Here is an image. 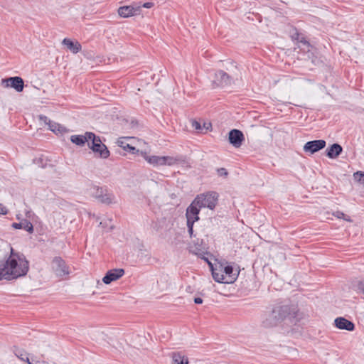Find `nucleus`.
Listing matches in <instances>:
<instances>
[{
    "instance_id": "f257e3e1",
    "label": "nucleus",
    "mask_w": 364,
    "mask_h": 364,
    "mask_svg": "<svg viewBox=\"0 0 364 364\" xmlns=\"http://www.w3.org/2000/svg\"><path fill=\"white\" fill-rule=\"evenodd\" d=\"M29 269V263L25 255L9 246V253H0V280H11L25 276Z\"/></svg>"
},
{
    "instance_id": "f03ea898",
    "label": "nucleus",
    "mask_w": 364,
    "mask_h": 364,
    "mask_svg": "<svg viewBox=\"0 0 364 364\" xmlns=\"http://www.w3.org/2000/svg\"><path fill=\"white\" fill-rule=\"evenodd\" d=\"M88 193L101 203L110 205L116 203L115 196L105 187L93 186L89 188Z\"/></svg>"
},
{
    "instance_id": "7ed1b4c3",
    "label": "nucleus",
    "mask_w": 364,
    "mask_h": 364,
    "mask_svg": "<svg viewBox=\"0 0 364 364\" xmlns=\"http://www.w3.org/2000/svg\"><path fill=\"white\" fill-rule=\"evenodd\" d=\"M218 195L215 192H207L205 193L200 194L193 200L199 209L202 208H208L210 210H213L217 204Z\"/></svg>"
},
{
    "instance_id": "20e7f679",
    "label": "nucleus",
    "mask_w": 364,
    "mask_h": 364,
    "mask_svg": "<svg viewBox=\"0 0 364 364\" xmlns=\"http://www.w3.org/2000/svg\"><path fill=\"white\" fill-rule=\"evenodd\" d=\"M274 318H294L298 316V309L296 305H280L272 309Z\"/></svg>"
},
{
    "instance_id": "39448f33",
    "label": "nucleus",
    "mask_w": 364,
    "mask_h": 364,
    "mask_svg": "<svg viewBox=\"0 0 364 364\" xmlns=\"http://www.w3.org/2000/svg\"><path fill=\"white\" fill-rule=\"evenodd\" d=\"M88 139H90V146H88L95 153H98L102 159H107L109 156V151L107 146L102 143L99 136H96L94 133L89 134Z\"/></svg>"
},
{
    "instance_id": "423d86ee",
    "label": "nucleus",
    "mask_w": 364,
    "mask_h": 364,
    "mask_svg": "<svg viewBox=\"0 0 364 364\" xmlns=\"http://www.w3.org/2000/svg\"><path fill=\"white\" fill-rule=\"evenodd\" d=\"M51 268L57 277L69 274V267L60 257H55L51 262Z\"/></svg>"
},
{
    "instance_id": "0eeeda50",
    "label": "nucleus",
    "mask_w": 364,
    "mask_h": 364,
    "mask_svg": "<svg viewBox=\"0 0 364 364\" xmlns=\"http://www.w3.org/2000/svg\"><path fill=\"white\" fill-rule=\"evenodd\" d=\"M2 85L6 87H11L15 89L17 92H21L24 87V82L20 77H11L1 80Z\"/></svg>"
},
{
    "instance_id": "6e6552de",
    "label": "nucleus",
    "mask_w": 364,
    "mask_h": 364,
    "mask_svg": "<svg viewBox=\"0 0 364 364\" xmlns=\"http://www.w3.org/2000/svg\"><path fill=\"white\" fill-rule=\"evenodd\" d=\"M326 141L323 139L313 140L306 142L304 146V151L310 154H313L326 146Z\"/></svg>"
},
{
    "instance_id": "1a4fd4ad",
    "label": "nucleus",
    "mask_w": 364,
    "mask_h": 364,
    "mask_svg": "<svg viewBox=\"0 0 364 364\" xmlns=\"http://www.w3.org/2000/svg\"><path fill=\"white\" fill-rule=\"evenodd\" d=\"M232 78L223 70H218L215 74L213 83L216 86H225L232 83Z\"/></svg>"
},
{
    "instance_id": "9d476101",
    "label": "nucleus",
    "mask_w": 364,
    "mask_h": 364,
    "mask_svg": "<svg viewBox=\"0 0 364 364\" xmlns=\"http://www.w3.org/2000/svg\"><path fill=\"white\" fill-rule=\"evenodd\" d=\"M228 140L233 146L238 148L245 140L244 134L240 130L232 129L229 132Z\"/></svg>"
},
{
    "instance_id": "9b49d317",
    "label": "nucleus",
    "mask_w": 364,
    "mask_h": 364,
    "mask_svg": "<svg viewBox=\"0 0 364 364\" xmlns=\"http://www.w3.org/2000/svg\"><path fill=\"white\" fill-rule=\"evenodd\" d=\"M124 274V270L123 269H114L108 271L105 277L102 278V282L109 284L112 282L116 281L121 278Z\"/></svg>"
},
{
    "instance_id": "f8f14e48",
    "label": "nucleus",
    "mask_w": 364,
    "mask_h": 364,
    "mask_svg": "<svg viewBox=\"0 0 364 364\" xmlns=\"http://www.w3.org/2000/svg\"><path fill=\"white\" fill-rule=\"evenodd\" d=\"M199 208L194 205L193 203H191L186 209V216L187 218V223H194L196 221H198L199 220Z\"/></svg>"
},
{
    "instance_id": "ddd939ff",
    "label": "nucleus",
    "mask_w": 364,
    "mask_h": 364,
    "mask_svg": "<svg viewBox=\"0 0 364 364\" xmlns=\"http://www.w3.org/2000/svg\"><path fill=\"white\" fill-rule=\"evenodd\" d=\"M223 273L224 274L225 284L233 283L237 278L239 272H234L233 267L230 265L223 266Z\"/></svg>"
},
{
    "instance_id": "4468645a",
    "label": "nucleus",
    "mask_w": 364,
    "mask_h": 364,
    "mask_svg": "<svg viewBox=\"0 0 364 364\" xmlns=\"http://www.w3.org/2000/svg\"><path fill=\"white\" fill-rule=\"evenodd\" d=\"M209 264L211 268L212 275L214 280L217 282L225 283L224 274L223 273V264H220L218 267L216 266L215 267H213L211 263Z\"/></svg>"
},
{
    "instance_id": "2eb2a0df",
    "label": "nucleus",
    "mask_w": 364,
    "mask_h": 364,
    "mask_svg": "<svg viewBox=\"0 0 364 364\" xmlns=\"http://www.w3.org/2000/svg\"><path fill=\"white\" fill-rule=\"evenodd\" d=\"M342 151V146L336 143L332 144L326 150V156L330 159H336Z\"/></svg>"
},
{
    "instance_id": "dca6fc26",
    "label": "nucleus",
    "mask_w": 364,
    "mask_h": 364,
    "mask_svg": "<svg viewBox=\"0 0 364 364\" xmlns=\"http://www.w3.org/2000/svg\"><path fill=\"white\" fill-rule=\"evenodd\" d=\"M92 132H85L84 135H73L70 136V141L78 146H83L86 142L90 146V139H88V134Z\"/></svg>"
},
{
    "instance_id": "f3484780",
    "label": "nucleus",
    "mask_w": 364,
    "mask_h": 364,
    "mask_svg": "<svg viewBox=\"0 0 364 364\" xmlns=\"http://www.w3.org/2000/svg\"><path fill=\"white\" fill-rule=\"evenodd\" d=\"M41 119L43 120L44 122L49 126L50 130L52 132L57 133V132H63L65 131V128L60 124L55 123L54 122L50 121L47 117L46 116H41Z\"/></svg>"
},
{
    "instance_id": "a211bd4d",
    "label": "nucleus",
    "mask_w": 364,
    "mask_h": 364,
    "mask_svg": "<svg viewBox=\"0 0 364 364\" xmlns=\"http://www.w3.org/2000/svg\"><path fill=\"white\" fill-rule=\"evenodd\" d=\"M334 325L339 329L353 331L355 328L354 324L350 320H334Z\"/></svg>"
},
{
    "instance_id": "6ab92c4d",
    "label": "nucleus",
    "mask_w": 364,
    "mask_h": 364,
    "mask_svg": "<svg viewBox=\"0 0 364 364\" xmlns=\"http://www.w3.org/2000/svg\"><path fill=\"white\" fill-rule=\"evenodd\" d=\"M137 10L132 6H124L119 8L118 14L121 17L128 18L134 16Z\"/></svg>"
},
{
    "instance_id": "aec40b11",
    "label": "nucleus",
    "mask_w": 364,
    "mask_h": 364,
    "mask_svg": "<svg viewBox=\"0 0 364 364\" xmlns=\"http://www.w3.org/2000/svg\"><path fill=\"white\" fill-rule=\"evenodd\" d=\"M12 227L15 229H23L30 233L33 231L32 223L27 220H24L20 223H14L12 224Z\"/></svg>"
},
{
    "instance_id": "412c9836",
    "label": "nucleus",
    "mask_w": 364,
    "mask_h": 364,
    "mask_svg": "<svg viewBox=\"0 0 364 364\" xmlns=\"http://www.w3.org/2000/svg\"><path fill=\"white\" fill-rule=\"evenodd\" d=\"M63 44L66 46L73 53H77L81 50V45L77 41L73 42L68 38H64Z\"/></svg>"
},
{
    "instance_id": "4be33fe9",
    "label": "nucleus",
    "mask_w": 364,
    "mask_h": 364,
    "mask_svg": "<svg viewBox=\"0 0 364 364\" xmlns=\"http://www.w3.org/2000/svg\"><path fill=\"white\" fill-rule=\"evenodd\" d=\"M172 364H188V360L185 355L179 353H173L172 354Z\"/></svg>"
},
{
    "instance_id": "5701e85b",
    "label": "nucleus",
    "mask_w": 364,
    "mask_h": 364,
    "mask_svg": "<svg viewBox=\"0 0 364 364\" xmlns=\"http://www.w3.org/2000/svg\"><path fill=\"white\" fill-rule=\"evenodd\" d=\"M15 355L22 361H26L28 364H33L29 360L28 353L23 349L16 348L14 350Z\"/></svg>"
},
{
    "instance_id": "b1692460",
    "label": "nucleus",
    "mask_w": 364,
    "mask_h": 364,
    "mask_svg": "<svg viewBox=\"0 0 364 364\" xmlns=\"http://www.w3.org/2000/svg\"><path fill=\"white\" fill-rule=\"evenodd\" d=\"M145 159L154 166H163V156H146Z\"/></svg>"
},
{
    "instance_id": "393cba45",
    "label": "nucleus",
    "mask_w": 364,
    "mask_h": 364,
    "mask_svg": "<svg viewBox=\"0 0 364 364\" xmlns=\"http://www.w3.org/2000/svg\"><path fill=\"white\" fill-rule=\"evenodd\" d=\"M117 143L119 146L122 147L126 151H133L135 150V148L127 144L124 139H119Z\"/></svg>"
},
{
    "instance_id": "a878e982",
    "label": "nucleus",
    "mask_w": 364,
    "mask_h": 364,
    "mask_svg": "<svg viewBox=\"0 0 364 364\" xmlns=\"http://www.w3.org/2000/svg\"><path fill=\"white\" fill-rule=\"evenodd\" d=\"M163 166H173L178 161V159L172 156H163Z\"/></svg>"
},
{
    "instance_id": "bb28decb",
    "label": "nucleus",
    "mask_w": 364,
    "mask_h": 364,
    "mask_svg": "<svg viewBox=\"0 0 364 364\" xmlns=\"http://www.w3.org/2000/svg\"><path fill=\"white\" fill-rule=\"evenodd\" d=\"M354 179L364 185V172L358 171L353 174Z\"/></svg>"
},
{
    "instance_id": "cd10ccee",
    "label": "nucleus",
    "mask_w": 364,
    "mask_h": 364,
    "mask_svg": "<svg viewBox=\"0 0 364 364\" xmlns=\"http://www.w3.org/2000/svg\"><path fill=\"white\" fill-rule=\"evenodd\" d=\"M191 124H192L193 128H194L196 130H197L198 132L202 131L203 127L199 122H198L196 120H193Z\"/></svg>"
},
{
    "instance_id": "c85d7f7f",
    "label": "nucleus",
    "mask_w": 364,
    "mask_h": 364,
    "mask_svg": "<svg viewBox=\"0 0 364 364\" xmlns=\"http://www.w3.org/2000/svg\"><path fill=\"white\" fill-rule=\"evenodd\" d=\"M217 173H218V176L224 177V178L227 177L228 175V172L225 168H218Z\"/></svg>"
},
{
    "instance_id": "c756f323",
    "label": "nucleus",
    "mask_w": 364,
    "mask_h": 364,
    "mask_svg": "<svg viewBox=\"0 0 364 364\" xmlns=\"http://www.w3.org/2000/svg\"><path fill=\"white\" fill-rule=\"evenodd\" d=\"M193 224L194 223H187L188 232L191 237L195 236L193 234Z\"/></svg>"
},
{
    "instance_id": "7c9ffc66",
    "label": "nucleus",
    "mask_w": 364,
    "mask_h": 364,
    "mask_svg": "<svg viewBox=\"0 0 364 364\" xmlns=\"http://www.w3.org/2000/svg\"><path fill=\"white\" fill-rule=\"evenodd\" d=\"M8 213L7 208L1 203H0V214L6 215Z\"/></svg>"
},
{
    "instance_id": "2f4dec72",
    "label": "nucleus",
    "mask_w": 364,
    "mask_h": 364,
    "mask_svg": "<svg viewBox=\"0 0 364 364\" xmlns=\"http://www.w3.org/2000/svg\"><path fill=\"white\" fill-rule=\"evenodd\" d=\"M154 4L151 2H146L143 4V7L144 8H151L153 6Z\"/></svg>"
},
{
    "instance_id": "473e14b6",
    "label": "nucleus",
    "mask_w": 364,
    "mask_h": 364,
    "mask_svg": "<svg viewBox=\"0 0 364 364\" xmlns=\"http://www.w3.org/2000/svg\"><path fill=\"white\" fill-rule=\"evenodd\" d=\"M194 302L197 304H200L203 303V299L200 297H196L194 299Z\"/></svg>"
},
{
    "instance_id": "72a5a7b5",
    "label": "nucleus",
    "mask_w": 364,
    "mask_h": 364,
    "mask_svg": "<svg viewBox=\"0 0 364 364\" xmlns=\"http://www.w3.org/2000/svg\"><path fill=\"white\" fill-rule=\"evenodd\" d=\"M359 289L362 291V292L364 294V280L361 282L359 284Z\"/></svg>"
},
{
    "instance_id": "f704fd0d",
    "label": "nucleus",
    "mask_w": 364,
    "mask_h": 364,
    "mask_svg": "<svg viewBox=\"0 0 364 364\" xmlns=\"http://www.w3.org/2000/svg\"><path fill=\"white\" fill-rule=\"evenodd\" d=\"M345 215V214L342 212H337L336 213V216L338 218H343V216Z\"/></svg>"
},
{
    "instance_id": "c9c22d12",
    "label": "nucleus",
    "mask_w": 364,
    "mask_h": 364,
    "mask_svg": "<svg viewBox=\"0 0 364 364\" xmlns=\"http://www.w3.org/2000/svg\"><path fill=\"white\" fill-rule=\"evenodd\" d=\"M300 42L304 43V44H309V43L307 42V41L304 38H301V40H300Z\"/></svg>"
},
{
    "instance_id": "e433bc0d",
    "label": "nucleus",
    "mask_w": 364,
    "mask_h": 364,
    "mask_svg": "<svg viewBox=\"0 0 364 364\" xmlns=\"http://www.w3.org/2000/svg\"><path fill=\"white\" fill-rule=\"evenodd\" d=\"M210 125V124H208V126H206V124H205V123H204V124H203V127H204V128H205L206 129H208V127H209Z\"/></svg>"
},
{
    "instance_id": "4c0bfd02",
    "label": "nucleus",
    "mask_w": 364,
    "mask_h": 364,
    "mask_svg": "<svg viewBox=\"0 0 364 364\" xmlns=\"http://www.w3.org/2000/svg\"><path fill=\"white\" fill-rule=\"evenodd\" d=\"M114 347L115 348L119 349V350H120V348H123V347H119V348H118L117 346H114Z\"/></svg>"
},
{
    "instance_id": "58836bf2",
    "label": "nucleus",
    "mask_w": 364,
    "mask_h": 364,
    "mask_svg": "<svg viewBox=\"0 0 364 364\" xmlns=\"http://www.w3.org/2000/svg\"><path fill=\"white\" fill-rule=\"evenodd\" d=\"M336 318L341 319V318H343V317H342V316H339V317H337Z\"/></svg>"
}]
</instances>
